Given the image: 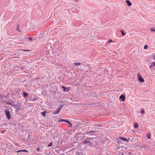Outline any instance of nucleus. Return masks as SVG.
Here are the masks:
<instances>
[{
	"mask_svg": "<svg viewBox=\"0 0 155 155\" xmlns=\"http://www.w3.org/2000/svg\"><path fill=\"white\" fill-rule=\"evenodd\" d=\"M150 31L152 32H155V28H152L150 29Z\"/></svg>",
	"mask_w": 155,
	"mask_h": 155,
	"instance_id": "nucleus-18",
	"label": "nucleus"
},
{
	"mask_svg": "<svg viewBox=\"0 0 155 155\" xmlns=\"http://www.w3.org/2000/svg\"><path fill=\"white\" fill-rule=\"evenodd\" d=\"M19 150L20 152H24L26 153H28V150L25 149L20 150Z\"/></svg>",
	"mask_w": 155,
	"mask_h": 155,
	"instance_id": "nucleus-13",
	"label": "nucleus"
},
{
	"mask_svg": "<svg viewBox=\"0 0 155 155\" xmlns=\"http://www.w3.org/2000/svg\"><path fill=\"white\" fill-rule=\"evenodd\" d=\"M103 140H104V143H105L106 142V139L105 138H103Z\"/></svg>",
	"mask_w": 155,
	"mask_h": 155,
	"instance_id": "nucleus-26",
	"label": "nucleus"
},
{
	"mask_svg": "<svg viewBox=\"0 0 155 155\" xmlns=\"http://www.w3.org/2000/svg\"><path fill=\"white\" fill-rule=\"evenodd\" d=\"M17 152V153H18L20 152V150H17V152Z\"/></svg>",
	"mask_w": 155,
	"mask_h": 155,
	"instance_id": "nucleus-31",
	"label": "nucleus"
},
{
	"mask_svg": "<svg viewBox=\"0 0 155 155\" xmlns=\"http://www.w3.org/2000/svg\"><path fill=\"white\" fill-rule=\"evenodd\" d=\"M62 88L63 89L64 91H66V88L64 86H62Z\"/></svg>",
	"mask_w": 155,
	"mask_h": 155,
	"instance_id": "nucleus-19",
	"label": "nucleus"
},
{
	"mask_svg": "<svg viewBox=\"0 0 155 155\" xmlns=\"http://www.w3.org/2000/svg\"><path fill=\"white\" fill-rule=\"evenodd\" d=\"M112 41V40H110L109 41V42H111Z\"/></svg>",
	"mask_w": 155,
	"mask_h": 155,
	"instance_id": "nucleus-32",
	"label": "nucleus"
},
{
	"mask_svg": "<svg viewBox=\"0 0 155 155\" xmlns=\"http://www.w3.org/2000/svg\"><path fill=\"white\" fill-rule=\"evenodd\" d=\"M75 1H78V0H75Z\"/></svg>",
	"mask_w": 155,
	"mask_h": 155,
	"instance_id": "nucleus-37",
	"label": "nucleus"
},
{
	"mask_svg": "<svg viewBox=\"0 0 155 155\" xmlns=\"http://www.w3.org/2000/svg\"><path fill=\"white\" fill-rule=\"evenodd\" d=\"M13 104H14V103L13 102H9L8 103V104H9V105H11L12 106V105H13Z\"/></svg>",
	"mask_w": 155,
	"mask_h": 155,
	"instance_id": "nucleus-16",
	"label": "nucleus"
},
{
	"mask_svg": "<svg viewBox=\"0 0 155 155\" xmlns=\"http://www.w3.org/2000/svg\"><path fill=\"white\" fill-rule=\"evenodd\" d=\"M129 153L130 154V153Z\"/></svg>",
	"mask_w": 155,
	"mask_h": 155,
	"instance_id": "nucleus-35",
	"label": "nucleus"
},
{
	"mask_svg": "<svg viewBox=\"0 0 155 155\" xmlns=\"http://www.w3.org/2000/svg\"><path fill=\"white\" fill-rule=\"evenodd\" d=\"M153 64H151V65H150V66H149V67H150V68L151 69V68H153Z\"/></svg>",
	"mask_w": 155,
	"mask_h": 155,
	"instance_id": "nucleus-25",
	"label": "nucleus"
},
{
	"mask_svg": "<svg viewBox=\"0 0 155 155\" xmlns=\"http://www.w3.org/2000/svg\"><path fill=\"white\" fill-rule=\"evenodd\" d=\"M59 122H67L69 124V127H72V124L69 121H68L67 120L61 119H60V121H59Z\"/></svg>",
	"mask_w": 155,
	"mask_h": 155,
	"instance_id": "nucleus-6",
	"label": "nucleus"
},
{
	"mask_svg": "<svg viewBox=\"0 0 155 155\" xmlns=\"http://www.w3.org/2000/svg\"><path fill=\"white\" fill-rule=\"evenodd\" d=\"M119 138L123 140V141H128V140L125 138H124L122 137H120Z\"/></svg>",
	"mask_w": 155,
	"mask_h": 155,
	"instance_id": "nucleus-10",
	"label": "nucleus"
},
{
	"mask_svg": "<svg viewBox=\"0 0 155 155\" xmlns=\"http://www.w3.org/2000/svg\"><path fill=\"white\" fill-rule=\"evenodd\" d=\"M19 25H18L16 28V30L18 31H20V30H19Z\"/></svg>",
	"mask_w": 155,
	"mask_h": 155,
	"instance_id": "nucleus-21",
	"label": "nucleus"
},
{
	"mask_svg": "<svg viewBox=\"0 0 155 155\" xmlns=\"http://www.w3.org/2000/svg\"><path fill=\"white\" fill-rule=\"evenodd\" d=\"M121 32L122 35L124 36L125 35V33L123 31H121Z\"/></svg>",
	"mask_w": 155,
	"mask_h": 155,
	"instance_id": "nucleus-23",
	"label": "nucleus"
},
{
	"mask_svg": "<svg viewBox=\"0 0 155 155\" xmlns=\"http://www.w3.org/2000/svg\"><path fill=\"white\" fill-rule=\"evenodd\" d=\"M126 2L128 6H130L132 5V3L129 0H127Z\"/></svg>",
	"mask_w": 155,
	"mask_h": 155,
	"instance_id": "nucleus-9",
	"label": "nucleus"
},
{
	"mask_svg": "<svg viewBox=\"0 0 155 155\" xmlns=\"http://www.w3.org/2000/svg\"><path fill=\"white\" fill-rule=\"evenodd\" d=\"M144 113V111L143 110H141V114H143Z\"/></svg>",
	"mask_w": 155,
	"mask_h": 155,
	"instance_id": "nucleus-29",
	"label": "nucleus"
},
{
	"mask_svg": "<svg viewBox=\"0 0 155 155\" xmlns=\"http://www.w3.org/2000/svg\"><path fill=\"white\" fill-rule=\"evenodd\" d=\"M121 155H124L123 154H122Z\"/></svg>",
	"mask_w": 155,
	"mask_h": 155,
	"instance_id": "nucleus-36",
	"label": "nucleus"
},
{
	"mask_svg": "<svg viewBox=\"0 0 155 155\" xmlns=\"http://www.w3.org/2000/svg\"><path fill=\"white\" fill-rule=\"evenodd\" d=\"M74 64L75 66H79L81 64L80 62H75L74 63Z\"/></svg>",
	"mask_w": 155,
	"mask_h": 155,
	"instance_id": "nucleus-14",
	"label": "nucleus"
},
{
	"mask_svg": "<svg viewBox=\"0 0 155 155\" xmlns=\"http://www.w3.org/2000/svg\"><path fill=\"white\" fill-rule=\"evenodd\" d=\"M96 126L97 127H98V126H100V125H97Z\"/></svg>",
	"mask_w": 155,
	"mask_h": 155,
	"instance_id": "nucleus-34",
	"label": "nucleus"
},
{
	"mask_svg": "<svg viewBox=\"0 0 155 155\" xmlns=\"http://www.w3.org/2000/svg\"><path fill=\"white\" fill-rule=\"evenodd\" d=\"M28 39L30 41H33V40H35V38H33V37H28Z\"/></svg>",
	"mask_w": 155,
	"mask_h": 155,
	"instance_id": "nucleus-12",
	"label": "nucleus"
},
{
	"mask_svg": "<svg viewBox=\"0 0 155 155\" xmlns=\"http://www.w3.org/2000/svg\"><path fill=\"white\" fill-rule=\"evenodd\" d=\"M70 90V89L69 88H66V92H68Z\"/></svg>",
	"mask_w": 155,
	"mask_h": 155,
	"instance_id": "nucleus-27",
	"label": "nucleus"
},
{
	"mask_svg": "<svg viewBox=\"0 0 155 155\" xmlns=\"http://www.w3.org/2000/svg\"><path fill=\"white\" fill-rule=\"evenodd\" d=\"M138 79L141 82H144V80L141 77V76L140 75V73H138Z\"/></svg>",
	"mask_w": 155,
	"mask_h": 155,
	"instance_id": "nucleus-5",
	"label": "nucleus"
},
{
	"mask_svg": "<svg viewBox=\"0 0 155 155\" xmlns=\"http://www.w3.org/2000/svg\"><path fill=\"white\" fill-rule=\"evenodd\" d=\"M5 112L7 119L8 120L10 119L11 118V115L8 110H5Z\"/></svg>",
	"mask_w": 155,
	"mask_h": 155,
	"instance_id": "nucleus-4",
	"label": "nucleus"
},
{
	"mask_svg": "<svg viewBox=\"0 0 155 155\" xmlns=\"http://www.w3.org/2000/svg\"><path fill=\"white\" fill-rule=\"evenodd\" d=\"M94 138L87 137L83 141L82 143L84 144H87L89 147H92L94 144L92 143V140Z\"/></svg>",
	"mask_w": 155,
	"mask_h": 155,
	"instance_id": "nucleus-1",
	"label": "nucleus"
},
{
	"mask_svg": "<svg viewBox=\"0 0 155 155\" xmlns=\"http://www.w3.org/2000/svg\"><path fill=\"white\" fill-rule=\"evenodd\" d=\"M123 101H125V96L123 94L121 95L119 97Z\"/></svg>",
	"mask_w": 155,
	"mask_h": 155,
	"instance_id": "nucleus-7",
	"label": "nucleus"
},
{
	"mask_svg": "<svg viewBox=\"0 0 155 155\" xmlns=\"http://www.w3.org/2000/svg\"><path fill=\"white\" fill-rule=\"evenodd\" d=\"M134 127L135 128H137L138 127V125L137 123H135L134 124Z\"/></svg>",
	"mask_w": 155,
	"mask_h": 155,
	"instance_id": "nucleus-20",
	"label": "nucleus"
},
{
	"mask_svg": "<svg viewBox=\"0 0 155 155\" xmlns=\"http://www.w3.org/2000/svg\"><path fill=\"white\" fill-rule=\"evenodd\" d=\"M151 64H153V66H155V62H153L151 63Z\"/></svg>",
	"mask_w": 155,
	"mask_h": 155,
	"instance_id": "nucleus-30",
	"label": "nucleus"
},
{
	"mask_svg": "<svg viewBox=\"0 0 155 155\" xmlns=\"http://www.w3.org/2000/svg\"><path fill=\"white\" fill-rule=\"evenodd\" d=\"M52 143L51 142L49 143L48 146L49 147H51L52 146Z\"/></svg>",
	"mask_w": 155,
	"mask_h": 155,
	"instance_id": "nucleus-24",
	"label": "nucleus"
},
{
	"mask_svg": "<svg viewBox=\"0 0 155 155\" xmlns=\"http://www.w3.org/2000/svg\"><path fill=\"white\" fill-rule=\"evenodd\" d=\"M41 114L44 117L46 116V112L45 111L42 112L41 113Z\"/></svg>",
	"mask_w": 155,
	"mask_h": 155,
	"instance_id": "nucleus-17",
	"label": "nucleus"
},
{
	"mask_svg": "<svg viewBox=\"0 0 155 155\" xmlns=\"http://www.w3.org/2000/svg\"><path fill=\"white\" fill-rule=\"evenodd\" d=\"M63 106L64 105H60L58 108L54 113V114H58Z\"/></svg>",
	"mask_w": 155,
	"mask_h": 155,
	"instance_id": "nucleus-3",
	"label": "nucleus"
},
{
	"mask_svg": "<svg viewBox=\"0 0 155 155\" xmlns=\"http://www.w3.org/2000/svg\"><path fill=\"white\" fill-rule=\"evenodd\" d=\"M37 150L39 152H41L43 151L42 147H38L37 149Z\"/></svg>",
	"mask_w": 155,
	"mask_h": 155,
	"instance_id": "nucleus-8",
	"label": "nucleus"
},
{
	"mask_svg": "<svg viewBox=\"0 0 155 155\" xmlns=\"http://www.w3.org/2000/svg\"><path fill=\"white\" fill-rule=\"evenodd\" d=\"M23 51H30L29 50H27V49H24V50H22Z\"/></svg>",
	"mask_w": 155,
	"mask_h": 155,
	"instance_id": "nucleus-28",
	"label": "nucleus"
},
{
	"mask_svg": "<svg viewBox=\"0 0 155 155\" xmlns=\"http://www.w3.org/2000/svg\"><path fill=\"white\" fill-rule=\"evenodd\" d=\"M127 139L128 140V141L129 140H130V138H128V139Z\"/></svg>",
	"mask_w": 155,
	"mask_h": 155,
	"instance_id": "nucleus-33",
	"label": "nucleus"
},
{
	"mask_svg": "<svg viewBox=\"0 0 155 155\" xmlns=\"http://www.w3.org/2000/svg\"><path fill=\"white\" fill-rule=\"evenodd\" d=\"M148 48V46L147 45H145L144 47V49H147Z\"/></svg>",
	"mask_w": 155,
	"mask_h": 155,
	"instance_id": "nucleus-22",
	"label": "nucleus"
},
{
	"mask_svg": "<svg viewBox=\"0 0 155 155\" xmlns=\"http://www.w3.org/2000/svg\"><path fill=\"white\" fill-rule=\"evenodd\" d=\"M147 137L148 139H150L151 137V134L150 133L147 134Z\"/></svg>",
	"mask_w": 155,
	"mask_h": 155,
	"instance_id": "nucleus-15",
	"label": "nucleus"
},
{
	"mask_svg": "<svg viewBox=\"0 0 155 155\" xmlns=\"http://www.w3.org/2000/svg\"><path fill=\"white\" fill-rule=\"evenodd\" d=\"M21 106V104L19 103H17L16 104L14 103L13 105H12V107H15L16 109L18 110H20L22 109V108L20 107Z\"/></svg>",
	"mask_w": 155,
	"mask_h": 155,
	"instance_id": "nucleus-2",
	"label": "nucleus"
},
{
	"mask_svg": "<svg viewBox=\"0 0 155 155\" xmlns=\"http://www.w3.org/2000/svg\"><path fill=\"white\" fill-rule=\"evenodd\" d=\"M23 96L24 97L26 98L28 96V94L27 93H26L25 92H23Z\"/></svg>",
	"mask_w": 155,
	"mask_h": 155,
	"instance_id": "nucleus-11",
	"label": "nucleus"
}]
</instances>
